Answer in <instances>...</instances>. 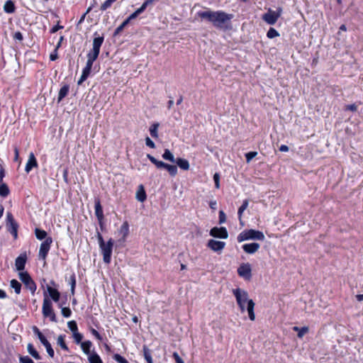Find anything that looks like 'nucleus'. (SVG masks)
Wrapping results in <instances>:
<instances>
[{"mask_svg": "<svg viewBox=\"0 0 363 363\" xmlns=\"http://www.w3.org/2000/svg\"><path fill=\"white\" fill-rule=\"evenodd\" d=\"M199 16L208 21L213 26L219 29H225L233 18V14L227 13L223 11H206L198 13Z\"/></svg>", "mask_w": 363, "mask_h": 363, "instance_id": "obj_1", "label": "nucleus"}, {"mask_svg": "<svg viewBox=\"0 0 363 363\" xmlns=\"http://www.w3.org/2000/svg\"><path fill=\"white\" fill-rule=\"evenodd\" d=\"M233 293L236 298L237 303L241 311H244L246 308L250 315V300L248 299L247 292L240 288H237L233 290Z\"/></svg>", "mask_w": 363, "mask_h": 363, "instance_id": "obj_2", "label": "nucleus"}, {"mask_svg": "<svg viewBox=\"0 0 363 363\" xmlns=\"http://www.w3.org/2000/svg\"><path fill=\"white\" fill-rule=\"evenodd\" d=\"M104 37L99 36L94 38L93 40V48L87 54V61L89 63L93 64L94 62L97 59L100 52L101 46L104 42Z\"/></svg>", "mask_w": 363, "mask_h": 363, "instance_id": "obj_3", "label": "nucleus"}, {"mask_svg": "<svg viewBox=\"0 0 363 363\" xmlns=\"http://www.w3.org/2000/svg\"><path fill=\"white\" fill-rule=\"evenodd\" d=\"M147 157L157 169H167L172 177H174L177 174V167L176 165L169 164L162 161H160L150 154L147 155Z\"/></svg>", "mask_w": 363, "mask_h": 363, "instance_id": "obj_4", "label": "nucleus"}, {"mask_svg": "<svg viewBox=\"0 0 363 363\" xmlns=\"http://www.w3.org/2000/svg\"><path fill=\"white\" fill-rule=\"evenodd\" d=\"M113 246V240L110 238L104 245L100 246L103 255V260L105 263L109 264L111 259L112 250Z\"/></svg>", "mask_w": 363, "mask_h": 363, "instance_id": "obj_5", "label": "nucleus"}, {"mask_svg": "<svg viewBox=\"0 0 363 363\" xmlns=\"http://www.w3.org/2000/svg\"><path fill=\"white\" fill-rule=\"evenodd\" d=\"M19 278L21 281L24 284L26 287L30 291L31 294H34L37 286L30 274L27 272H20Z\"/></svg>", "mask_w": 363, "mask_h": 363, "instance_id": "obj_6", "label": "nucleus"}, {"mask_svg": "<svg viewBox=\"0 0 363 363\" xmlns=\"http://www.w3.org/2000/svg\"><path fill=\"white\" fill-rule=\"evenodd\" d=\"M43 314L45 318H50L51 321L57 322L56 316L52 307V303L47 296L43 300Z\"/></svg>", "mask_w": 363, "mask_h": 363, "instance_id": "obj_7", "label": "nucleus"}, {"mask_svg": "<svg viewBox=\"0 0 363 363\" xmlns=\"http://www.w3.org/2000/svg\"><path fill=\"white\" fill-rule=\"evenodd\" d=\"M6 225L8 230L13 236L14 239L18 238V225L14 220L11 213L8 212L6 215Z\"/></svg>", "mask_w": 363, "mask_h": 363, "instance_id": "obj_8", "label": "nucleus"}, {"mask_svg": "<svg viewBox=\"0 0 363 363\" xmlns=\"http://www.w3.org/2000/svg\"><path fill=\"white\" fill-rule=\"evenodd\" d=\"M281 9L279 8L277 11H272L269 9L267 13L263 15V20L269 25H274L277 21L281 16Z\"/></svg>", "mask_w": 363, "mask_h": 363, "instance_id": "obj_9", "label": "nucleus"}, {"mask_svg": "<svg viewBox=\"0 0 363 363\" xmlns=\"http://www.w3.org/2000/svg\"><path fill=\"white\" fill-rule=\"evenodd\" d=\"M52 242V239L50 237L47 238L45 241H43L40 247L39 250V257L45 259L47 255L50 250V245Z\"/></svg>", "mask_w": 363, "mask_h": 363, "instance_id": "obj_10", "label": "nucleus"}, {"mask_svg": "<svg viewBox=\"0 0 363 363\" xmlns=\"http://www.w3.org/2000/svg\"><path fill=\"white\" fill-rule=\"evenodd\" d=\"M95 215L98 219L101 229L103 230L104 216L99 199H95Z\"/></svg>", "mask_w": 363, "mask_h": 363, "instance_id": "obj_11", "label": "nucleus"}, {"mask_svg": "<svg viewBox=\"0 0 363 363\" xmlns=\"http://www.w3.org/2000/svg\"><path fill=\"white\" fill-rule=\"evenodd\" d=\"M210 235L214 238L225 239L228 238V234L225 228L214 227L210 230Z\"/></svg>", "mask_w": 363, "mask_h": 363, "instance_id": "obj_12", "label": "nucleus"}, {"mask_svg": "<svg viewBox=\"0 0 363 363\" xmlns=\"http://www.w3.org/2000/svg\"><path fill=\"white\" fill-rule=\"evenodd\" d=\"M225 245V243L222 241H218L215 240H209L207 246L214 252H220L223 250Z\"/></svg>", "mask_w": 363, "mask_h": 363, "instance_id": "obj_13", "label": "nucleus"}, {"mask_svg": "<svg viewBox=\"0 0 363 363\" xmlns=\"http://www.w3.org/2000/svg\"><path fill=\"white\" fill-rule=\"evenodd\" d=\"M238 273L240 277L245 278V279H250V264H242L238 269Z\"/></svg>", "mask_w": 363, "mask_h": 363, "instance_id": "obj_14", "label": "nucleus"}, {"mask_svg": "<svg viewBox=\"0 0 363 363\" xmlns=\"http://www.w3.org/2000/svg\"><path fill=\"white\" fill-rule=\"evenodd\" d=\"M93 64L86 62L85 67L83 69L82 74L79 78L77 84H82L89 77L91 73Z\"/></svg>", "mask_w": 363, "mask_h": 363, "instance_id": "obj_15", "label": "nucleus"}, {"mask_svg": "<svg viewBox=\"0 0 363 363\" xmlns=\"http://www.w3.org/2000/svg\"><path fill=\"white\" fill-rule=\"evenodd\" d=\"M27 257L26 255H21L18 256L16 260H15V266L16 268V270L18 271H22L25 268V265L26 263Z\"/></svg>", "mask_w": 363, "mask_h": 363, "instance_id": "obj_16", "label": "nucleus"}, {"mask_svg": "<svg viewBox=\"0 0 363 363\" xmlns=\"http://www.w3.org/2000/svg\"><path fill=\"white\" fill-rule=\"evenodd\" d=\"M38 162L35 157V155L33 152H30L29 155L28 160L26 163L25 170L27 173H28L33 167H37Z\"/></svg>", "mask_w": 363, "mask_h": 363, "instance_id": "obj_17", "label": "nucleus"}, {"mask_svg": "<svg viewBox=\"0 0 363 363\" xmlns=\"http://www.w3.org/2000/svg\"><path fill=\"white\" fill-rule=\"evenodd\" d=\"M174 163H176L179 166V167L183 170H189L190 168L189 161L184 158H177Z\"/></svg>", "mask_w": 363, "mask_h": 363, "instance_id": "obj_18", "label": "nucleus"}, {"mask_svg": "<svg viewBox=\"0 0 363 363\" xmlns=\"http://www.w3.org/2000/svg\"><path fill=\"white\" fill-rule=\"evenodd\" d=\"M47 291L49 293L50 296L54 301L57 302L59 301L60 294L57 289H53L50 286H48Z\"/></svg>", "mask_w": 363, "mask_h": 363, "instance_id": "obj_19", "label": "nucleus"}, {"mask_svg": "<svg viewBox=\"0 0 363 363\" xmlns=\"http://www.w3.org/2000/svg\"><path fill=\"white\" fill-rule=\"evenodd\" d=\"M247 206H248V200L246 199L243 201L242 204L238 209V217H239L240 224L242 227L245 225V223L243 222V220L242 219V214L243 211L245 210H246Z\"/></svg>", "mask_w": 363, "mask_h": 363, "instance_id": "obj_20", "label": "nucleus"}, {"mask_svg": "<svg viewBox=\"0 0 363 363\" xmlns=\"http://www.w3.org/2000/svg\"><path fill=\"white\" fill-rule=\"evenodd\" d=\"M40 341L45 347L47 352L49 354V356L52 358L54 357L55 352L53 349L52 348L50 343L48 341L45 337L41 339Z\"/></svg>", "mask_w": 363, "mask_h": 363, "instance_id": "obj_21", "label": "nucleus"}, {"mask_svg": "<svg viewBox=\"0 0 363 363\" xmlns=\"http://www.w3.org/2000/svg\"><path fill=\"white\" fill-rule=\"evenodd\" d=\"M69 89V86L67 84H65L60 88L57 98L58 102H60L67 95Z\"/></svg>", "mask_w": 363, "mask_h": 363, "instance_id": "obj_22", "label": "nucleus"}, {"mask_svg": "<svg viewBox=\"0 0 363 363\" xmlns=\"http://www.w3.org/2000/svg\"><path fill=\"white\" fill-rule=\"evenodd\" d=\"M4 10L7 13H13L16 10L13 2L11 0L6 1L4 6Z\"/></svg>", "mask_w": 363, "mask_h": 363, "instance_id": "obj_23", "label": "nucleus"}, {"mask_svg": "<svg viewBox=\"0 0 363 363\" xmlns=\"http://www.w3.org/2000/svg\"><path fill=\"white\" fill-rule=\"evenodd\" d=\"M146 198H147V196H146L145 191L143 185H140L139 186L138 190L137 191V193H136V199L139 201L143 202L144 201H145Z\"/></svg>", "mask_w": 363, "mask_h": 363, "instance_id": "obj_24", "label": "nucleus"}, {"mask_svg": "<svg viewBox=\"0 0 363 363\" xmlns=\"http://www.w3.org/2000/svg\"><path fill=\"white\" fill-rule=\"evenodd\" d=\"M293 330L297 332V336L298 338H302L309 330L308 327L304 326L302 328H299L298 326H294L293 328Z\"/></svg>", "mask_w": 363, "mask_h": 363, "instance_id": "obj_25", "label": "nucleus"}, {"mask_svg": "<svg viewBox=\"0 0 363 363\" xmlns=\"http://www.w3.org/2000/svg\"><path fill=\"white\" fill-rule=\"evenodd\" d=\"M120 234L123 235V239L125 240L129 233V225L127 221H125L119 230Z\"/></svg>", "mask_w": 363, "mask_h": 363, "instance_id": "obj_26", "label": "nucleus"}, {"mask_svg": "<svg viewBox=\"0 0 363 363\" xmlns=\"http://www.w3.org/2000/svg\"><path fill=\"white\" fill-rule=\"evenodd\" d=\"M251 240H264V235L261 231L251 229Z\"/></svg>", "mask_w": 363, "mask_h": 363, "instance_id": "obj_27", "label": "nucleus"}, {"mask_svg": "<svg viewBox=\"0 0 363 363\" xmlns=\"http://www.w3.org/2000/svg\"><path fill=\"white\" fill-rule=\"evenodd\" d=\"M162 158L164 160L169 161L172 163H174L176 161V160L174 159V155L168 149L164 150V153L162 154Z\"/></svg>", "mask_w": 363, "mask_h": 363, "instance_id": "obj_28", "label": "nucleus"}, {"mask_svg": "<svg viewBox=\"0 0 363 363\" xmlns=\"http://www.w3.org/2000/svg\"><path fill=\"white\" fill-rule=\"evenodd\" d=\"M91 345H92V343L89 340L81 342L82 350L86 354H90V349L91 347Z\"/></svg>", "mask_w": 363, "mask_h": 363, "instance_id": "obj_29", "label": "nucleus"}, {"mask_svg": "<svg viewBox=\"0 0 363 363\" xmlns=\"http://www.w3.org/2000/svg\"><path fill=\"white\" fill-rule=\"evenodd\" d=\"M160 124L158 123H153L150 128V135L154 138H158V128Z\"/></svg>", "mask_w": 363, "mask_h": 363, "instance_id": "obj_30", "label": "nucleus"}, {"mask_svg": "<svg viewBox=\"0 0 363 363\" xmlns=\"http://www.w3.org/2000/svg\"><path fill=\"white\" fill-rule=\"evenodd\" d=\"M11 287L13 288L16 294H19L21 290V284L16 279H12L10 282Z\"/></svg>", "mask_w": 363, "mask_h": 363, "instance_id": "obj_31", "label": "nucleus"}, {"mask_svg": "<svg viewBox=\"0 0 363 363\" xmlns=\"http://www.w3.org/2000/svg\"><path fill=\"white\" fill-rule=\"evenodd\" d=\"M57 343L65 351H68L69 350V348L67 346V345L65 343V335H59L58 337H57Z\"/></svg>", "mask_w": 363, "mask_h": 363, "instance_id": "obj_32", "label": "nucleus"}, {"mask_svg": "<svg viewBox=\"0 0 363 363\" xmlns=\"http://www.w3.org/2000/svg\"><path fill=\"white\" fill-rule=\"evenodd\" d=\"M143 351L144 357L146 359V361L147 362V363H153L152 356H151V352H150V350L148 349V347L147 346L144 345L143 347Z\"/></svg>", "mask_w": 363, "mask_h": 363, "instance_id": "obj_33", "label": "nucleus"}, {"mask_svg": "<svg viewBox=\"0 0 363 363\" xmlns=\"http://www.w3.org/2000/svg\"><path fill=\"white\" fill-rule=\"evenodd\" d=\"M28 351L29 354L33 357L36 359H40V356L39 355L38 352L35 350V349L33 347V345L31 343H29L28 345Z\"/></svg>", "mask_w": 363, "mask_h": 363, "instance_id": "obj_34", "label": "nucleus"}, {"mask_svg": "<svg viewBox=\"0 0 363 363\" xmlns=\"http://www.w3.org/2000/svg\"><path fill=\"white\" fill-rule=\"evenodd\" d=\"M10 193L9 186L5 183H2L0 185V196L2 197H6Z\"/></svg>", "mask_w": 363, "mask_h": 363, "instance_id": "obj_35", "label": "nucleus"}, {"mask_svg": "<svg viewBox=\"0 0 363 363\" xmlns=\"http://www.w3.org/2000/svg\"><path fill=\"white\" fill-rule=\"evenodd\" d=\"M153 1L152 0H145L142 6L138 9L135 12L139 16L140 13H142L147 6L152 4Z\"/></svg>", "mask_w": 363, "mask_h": 363, "instance_id": "obj_36", "label": "nucleus"}, {"mask_svg": "<svg viewBox=\"0 0 363 363\" xmlns=\"http://www.w3.org/2000/svg\"><path fill=\"white\" fill-rule=\"evenodd\" d=\"M35 234L36 238L38 240H41L47 238H46L47 237V233H46V231H45L43 230H41V229H39V228H35Z\"/></svg>", "mask_w": 363, "mask_h": 363, "instance_id": "obj_37", "label": "nucleus"}, {"mask_svg": "<svg viewBox=\"0 0 363 363\" xmlns=\"http://www.w3.org/2000/svg\"><path fill=\"white\" fill-rule=\"evenodd\" d=\"M249 239H250V230L243 231L238 237V240L240 242L245 241V240H247Z\"/></svg>", "mask_w": 363, "mask_h": 363, "instance_id": "obj_38", "label": "nucleus"}, {"mask_svg": "<svg viewBox=\"0 0 363 363\" xmlns=\"http://www.w3.org/2000/svg\"><path fill=\"white\" fill-rule=\"evenodd\" d=\"M89 363H103L100 357L96 353H93L89 357Z\"/></svg>", "mask_w": 363, "mask_h": 363, "instance_id": "obj_39", "label": "nucleus"}, {"mask_svg": "<svg viewBox=\"0 0 363 363\" xmlns=\"http://www.w3.org/2000/svg\"><path fill=\"white\" fill-rule=\"evenodd\" d=\"M279 35V32L274 28H270L267 33V38L272 39Z\"/></svg>", "mask_w": 363, "mask_h": 363, "instance_id": "obj_40", "label": "nucleus"}, {"mask_svg": "<svg viewBox=\"0 0 363 363\" xmlns=\"http://www.w3.org/2000/svg\"><path fill=\"white\" fill-rule=\"evenodd\" d=\"M69 329L74 333L78 332V328L76 321L71 320L67 323Z\"/></svg>", "mask_w": 363, "mask_h": 363, "instance_id": "obj_41", "label": "nucleus"}, {"mask_svg": "<svg viewBox=\"0 0 363 363\" xmlns=\"http://www.w3.org/2000/svg\"><path fill=\"white\" fill-rule=\"evenodd\" d=\"M128 24V21H126L125 20L118 26L116 28V29L115 30L114 33H113V35L114 36H116L118 35H119L122 30H123V28Z\"/></svg>", "mask_w": 363, "mask_h": 363, "instance_id": "obj_42", "label": "nucleus"}, {"mask_svg": "<svg viewBox=\"0 0 363 363\" xmlns=\"http://www.w3.org/2000/svg\"><path fill=\"white\" fill-rule=\"evenodd\" d=\"M113 359L118 363H129L128 360L120 355L119 354H115L113 357Z\"/></svg>", "mask_w": 363, "mask_h": 363, "instance_id": "obj_43", "label": "nucleus"}, {"mask_svg": "<svg viewBox=\"0 0 363 363\" xmlns=\"http://www.w3.org/2000/svg\"><path fill=\"white\" fill-rule=\"evenodd\" d=\"M116 0H106L104 4H101L100 9L101 11H105L108 8H109L111 4L115 2Z\"/></svg>", "mask_w": 363, "mask_h": 363, "instance_id": "obj_44", "label": "nucleus"}, {"mask_svg": "<svg viewBox=\"0 0 363 363\" xmlns=\"http://www.w3.org/2000/svg\"><path fill=\"white\" fill-rule=\"evenodd\" d=\"M61 313L62 315L65 318H69L72 314V311L69 307L62 308Z\"/></svg>", "mask_w": 363, "mask_h": 363, "instance_id": "obj_45", "label": "nucleus"}, {"mask_svg": "<svg viewBox=\"0 0 363 363\" xmlns=\"http://www.w3.org/2000/svg\"><path fill=\"white\" fill-rule=\"evenodd\" d=\"M70 285H71V293L73 295L74 294V289L76 286V278L75 275L72 274L70 277Z\"/></svg>", "mask_w": 363, "mask_h": 363, "instance_id": "obj_46", "label": "nucleus"}, {"mask_svg": "<svg viewBox=\"0 0 363 363\" xmlns=\"http://www.w3.org/2000/svg\"><path fill=\"white\" fill-rule=\"evenodd\" d=\"M73 337L74 339V341L77 344H79L82 342V340L83 338V335L79 333V332L75 333L73 334Z\"/></svg>", "mask_w": 363, "mask_h": 363, "instance_id": "obj_47", "label": "nucleus"}, {"mask_svg": "<svg viewBox=\"0 0 363 363\" xmlns=\"http://www.w3.org/2000/svg\"><path fill=\"white\" fill-rule=\"evenodd\" d=\"M33 333L38 336V339L40 340L45 336L43 335V333L40 331V330L36 326L33 327Z\"/></svg>", "mask_w": 363, "mask_h": 363, "instance_id": "obj_48", "label": "nucleus"}, {"mask_svg": "<svg viewBox=\"0 0 363 363\" xmlns=\"http://www.w3.org/2000/svg\"><path fill=\"white\" fill-rule=\"evenodd\" d=\"M213 180L215 182V187L216 189L220 188V175L218 173H215L213 175Z\"/></svg>", "mask_w": 363, "mask_h": 363, "instance_id": "obj_49", "label": "nucleus"}, {"mask_svg": "<svg viewBox=\"0 0 363 363\" xmlns=\"http://www.w3.org/2000/svg\"><path fill=\"white\" fill-rule=\"evenodd\" d=\"M21 363H34V362L28 356L20 357Z\"/></svg>", "mask_w": 363, "mask_h": 363, "instance_id": "obj_50", "label": "nucleus"}, {"mask_svg": "<svg viewBox=\"0 0 363 363\" xmlns=\"http://www.w3.org/2000/svg\"><path fill=\"white\" fill-rule=\"evenodd\" d=\"M145 144H146L147 146H148L150 148H155V143L149 137H147L145 138Z\"/></svg>", "mask_w": 363, "mask_h": 363, "instance_id": "obj_51", "label": "nucleus"}, {"mask_svg": "<svg viewBox=\"0 0 363 363\" xmlns=\"http://www.w3.org/2000/svg\"><path fill=\"white\" fill-rule=\"evenodd\" d=\"M175 362L177 363H184V362L183 361V359L179 357V354L176 352H174L172 354Z\"/></svg>", "mask_w": 363, "mask_h": 363, "instance_id": "obj_52", "label": "nucleus"}, {"mask_svg": "<svg viewBox=\"0 0 363 363\" xmlns=\"http://www.w3.org/2000/svg\"><path fill=\"white\" fill-rule=\"evenodd\" d=\"M259 248V245L257 242H251V254L255 253Z\"/></svg>", "mask_w": 363, "mask_h": 363, "instance_id": "obj_53", "label": "nucleus"}, {"mask_svg": "<svg viewBox=\"0 0 363 363\" xmlns=\"http://www.w3.org/2000/svg\"><path fill=\"white\" fill-rule=\"evenodd\" d=\"M225 219H226L225 214L224 213V212L223 211H220L219 212V223H223L225 222Z\"/></svg>", "mask_w": 363, "mask_h": 363, "instance_id": "obj_54", "label": "nucleus"}, {"mask_svg": "<svg viewBox=\"0 0 363 363\" xmlns=\"http://www.w3.org/2000/svg\"><path fill=\"white\" fill-rule=\"evenodd\" d=\"M96 237H97V239H98V241H99V247L101 245H104V244L106 243L104 242V238H103L102 235H101V233L99 232H97Z\"/></svg>", "mask_w": 363, "mask_h": 363, "instance_id": "obj_55", "label": "nucleus"}, {"mask_svg": "<svg viewBox=\"0 0 363 363\" xmlns=\"http://www.w3.org/2000/svg\"><path fill=\"white\" fill-rule=\"evenodd\" d=\"M91 332L92 335H94L97 340H102L101 335L99 334V333L97 330L92 328Z\"/></svg>", "mask_w": 363, "mask_h": 363, "instance_id": "obj_56", "label": "nucleus"}, {"mask_svg": "<svg viewBox=\"0 0 363 363\" xmlns=\"http://www.w3.org/2000/svg\"><path fill=\"white\" fill-rule=\"evenodd\" d=\"M138 15L134 11L132 14H130L128 18L125 19L126 21H128V23H129V22L135 18L136 17H138Z\"/></svg>", "mask_w": 363, "mask_h": 363, "instance_id": "obj_57", "label": "nucleus"}, {"mask_svg": "<svg viewBox=\"0 0 363 363\" xmlns=\"http://www.w3.org/2000/svg\"><path fill=\"white\" fill-rule=\"evenodd\" d=\"M63 27L60 26V25H56L55 26H53L52 28H51V30L50 32L52 33H56L58 30L62 28Z\"/></svg>", "mask_w": 363, "mask_h": 363, "instance_id": "obj_58", "label": "nucleus"}, {"mask_svg": "<svg viewBox=\"0 0 363 363\" xmlns=\"http://www.w3.org/2000/svg\"><path fill=\"white\" fill-rule=\"evenodd\" d=\"M14 38L16 40H23V35L21 32H16L14 34Z\"/></svg>", "mask_w": 363, "mask_h": 363, "instance_id": "obj_59", "label": "nucleus"}, {"mask_svg": "<svg viewBox=\"0 0 363 363\" xmlns=\"http://www.w3.org/2000/svg\"><path fill=\"white\" fill-rule=\"evenodd\" d=\"M347 110H350V111H357V106L355 104L348 105L347 106Z\"/></svg>", "mask_w": 363, "mask_h": 363, "instance_id": "obj_60", "label": "nucleus"}, {"mask_svg": "<svg viewBox=\"0 0 363 363\" xmlns=\"http://www.w3.org/2000/svg\"><path fill=\"white\" fill-rule=\"evenodd\" d=\"M279 150L281 152H288L289 151V147L286 145H281L280 147H279Z\"/></svg>", "mask_w": 363, "mask_h": 363, "instance_id": "obj_61", "label": "nucleus"}, {"mask_svg": "<svg viewBox=\"0 0 363 363\" xmlns=\"http://www.w3.org/2000/svg\"><path fill=\"white\" fill-rule=\"evenodd\" d=\"M242 248L245 252L250 254V243L245 244Z\"/></svg>", "mask_w": 363, "mask_h": 363, "instance_id": "obj_62", "label": "nucleus"}, {"mask_svg": "<svg viewBox=\"0 0 363 363\" xmlns=\"http://www.w3.org/2000/svg\"><path fill=\"white\" fill-rule=\"evenodd\" d=\"M216 205H217V203L216 201H211L209 203V206H210L211 208H212L213 210L216 208Z\"/></svg>", "mask_w": 363, "mask_h": 363, "instance_id": "obj_63", "label": "nucleus"}, {"mask_svg": "<svg viewBox=\"0 0 363 363\" xmlns=\"http://www.w3.org/2000/svg\"><path fill=\"white\" fill-rule=\"evenodd\" d=\"M50 59L52 61H54L57 59V53H52L50 55Z\"/></svg>", "mask_w": 363, "mask_h": 363, "instance_id": "obj_64", "label": "nucleus"}]
</instances>
